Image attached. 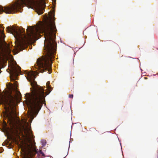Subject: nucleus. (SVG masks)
Masks as SVG:
<instances>
[{"label": "nucleus", "instance_id": "obj_1", "mask_svg": "<svg viewBox=\"0 0 158 158\" xmlns=\"http://www.w3.org/2000/svg\"><path fill=\"white\" fill-rule=\"evenodd\" d=\"M54 17L53 14L52 16L45 19L44 22L40 21L34 28L27 26V35L24 34L25 30L22 27L19 29L9 27L6 28L8 32L15 34L14 36L18 41V48L20 51L23 50L27 44L37 38L40 33H44L45 38L44 52L45 55L39 58L37 60V65H35V68L41 73L47 71H48V73L49 74L51 73L52 65L55 57L56 45L55 39L57 30L53 19L55 18Z\"/></svg>", "mask_w": 158, "mask_h": 158}, {"label": "nucleus", "instance_id": "obj_2", "mask_svg": "<svg viewBox=\"0 0 158 158\" xmlns=\"http://www.w3.org/2000/svg\"><path fill=\"white\" fill-rule=\"evenodd\" d=\"M4 133L6 136L9 137L13 141L17 142L21 140L22 136L25 141V144L21 146V151L23 154V158H30L37 154L36 158H39L45 154L42 150L36 149L34 135L31 129H0Z\"/></svg>", "mask_w": 158, "mask_h": 158}, {"label": "nucleus", "instance_id": "obj_3", "mask_svg": "<svg viewBox=\"0 0 158 158\" xmlns=\"http://www.w3.org/2000/svg\"><path fill=\"white\" fill-rule=\"evenodd\" d=\"M17 96L11 94L7 96L0 93V104L4 106L5 111L2 123V128H31L30 123L27 121L17 120L15 117Z\"/></svg>", "mask_w": 158, "mask_h": 158}, {"label": "nucleus", "instance_id": "obj_4", "mask_svg": "<svg viewBox=\"0 0 158 158\" xmlns=\"http://www.w3.org/2000/svg\"><path fill=\"white\" fill-rule=\"evenodd\" d=\"M27 79L30 82L32 87L31 94L27 93L26 97L27 104L28 107L29 115L32 119L34 118V115L37 114L41 109L43 104L45 102V97L48 94L44 88L37 84L35 81V74L32 71L27 74Z\"/></svg>", "mask_w": 158, "mask_h": 158}, {"label": "nucleus", "instance_id": "obj_5", "mask_svg": "<svg viewBox=\"0 0 158 158\" xmlns=\"http://www.w3.org/2000/svg\"><path fill=\"white\" fill-rule=\"evenodd\" d=\"M26 6L28 8L35 9L39 15L44 11L45 2L44 0H18L13 4L4 7L0 6V14L4 12L6 14H13L21 12L22 8Z\"/></svg>", "mask_w": 158, "mask_h": 158}, {"label": "nucleus", "instance_id": "obj_6", "mask_svg": "<svg viewBox=\"0 0 158 158\" xmlns=\"http://www.w3.org/2000/svg\"><path fill=\"white\" fill-rule=\"evenodd\" d=\"M20 71L21 68L19 67L17 68L15 66H13L10 70V74L12 77L16 78L17 76L19 75Z\"/></svg>", "mask_w": 158, "mask_h": 158}, {"label": "nucleus", "instance_id": "obj_7", "mask_svg": "<svg viewBox=\"0 0 158 158\" xmlns=\"http://www.w3.org/2000/svg\"><path fill=\"white\" fill-rule=\"evenodd\" d=\"M81 127V125L80 123H78L73 124L71 126V128H80Z\"/></svg>", "mask_w": 158, "mask_h": 158}, {"label": "nucleus", "instance_id": "obj_8", "mask_svg": "<svg viewBox=\"0 0 158 158\" xmlns=\"http://www.w3.org/2000/svg\"><path fill=\"white\" fill-rule=\"evenodd\" d=\"M41 143L42 145V146L43 147L46 144V141L45 140H41Z\"/></svg>", "mask_w": 158, "mask_h": 158}, {"label": "nucleus", "instance_id": "obj_9", "mask_svg": "<svg viewBox=\"0 0 158 158\" xmlns=\"http://www.w3.org/2000/svg\"><path fill=\"white\" fill-rule=\"evenodd\" d=\"M50 81H48L46 83V86L48 88H49L51 87V86L50 85Z\"/></svg>", "mask_w": 158, "mask_h": 158}, {"label": "nucleus", "instance_id": "obj_10", "mask_svg": "<svg viewBox=\"0 0 158 158\" xmlns=\"http://www.w3.org/2000/svg\"><path fill=\"white\" fill-rule=\"evenodd\" d=\"M1 33H2V35L1 37H2V38L4 39L5 35V34H4L3 31H2V32L1 31Z\"/></svg>", "mask_w": 158, "mask_h": 158}, {"label": "nucleus", "instance_id": "obj_11", "mask_svg": "<svg viewBox=\"0 0 158 158\" xmlns=\"http://www.w3.org/2000/svg\"><path fill=\"white\" fill-rule=\"evenodd\" d=\"M73 94H69V97L70 98H73Z\"/></svg>", "mask_w": 158, "mask_h": 158}, {"label": "nucleus", "instance_id": "obj_12", "mask_svg": "<svg viewBox=\"0 0 158 158\" xmlns=\"http://www.w3.org/2000/svg\"><path fill=\"white\" fill-rule=\"evenodd\" d=\"M145 79H146V78H147V77H145Z\"/></svg>", "mask_w": 158, "mask_h": 158}]
</instances>
